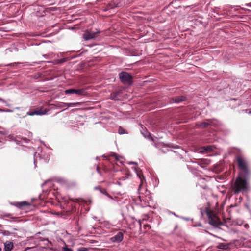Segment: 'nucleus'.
<instances>
[{
    "label": "nucleus",
    "mask_w": 251,
    "mask_h": 251,
    "mask_svg": "<svg viewBox=\"0 0 251 251\" xmlns=\"http://www.w3.org/2000/svg\"><path fill=\"white\" fill-rule=\"evenodd\" d=\"M62 251H73L71 248H68L67 246L62 248Z\"/></svg>",
    "instance_id": "aec40b11"
},
{
    "label": "nucleus",
    "mask_w": 251,
    "mask_h": 251,
    "mask_svg": "<svg viewBox=\"0 0 251 251\" xmlns=\"http://www.w3.org/2000/svg\"><path fill=\"white\" fill-rule=\"evenodd\" d=\"M213 121L212 120L208 119L206 120L205 121L201 122V123H197L196 124V126L198 128H204L208 126L212 125Z\"/></svg>",
    "instance_id": "1a4fd4ad"
},
{
    "label": "nucleus",
    "mask_w": 251,
    "mask_h": 251,
    "mask_svg": "<svg viewBox=\"0 0 251 251\" xmlns=\"http://www.w3.org/2000/svg\"><path fill=\"white\" fill-rule=\"evenodd\" d=\"M77 251H88V250L86 248H80L78 249Z\"/></svg>",
    "instance_id": "412c9836"
},
{
    "label": "nucleus",
    "mask_w": 251,
    "mask_h": 251,
    "mask_svg": "<svg viewBox=\"0 0 251 251\" xmlns=\"http://www.w3.org/2000/svg\"><path fill=\"white\" fill-rule=\"evenodd\" d=\"M96 189L99 190L101 193L106 195V196H108V197H110V195L108 194V193L106 192L105 189H101V188L99 187H97L95 188Z\"/></svg>",
    "instance_id": "f3484780"
},
{
    "label": "nucleus",
    "mask_w": 251,
    "mask_h": 251,
    "mask_svg": "<svg viewBox=\"0 0 251 251\" xmlns=\"http://www.w3.org/2000/svg\"><path fill=\"white\" fill-rule=\"evenodd\" d=\"M229 244L220 243L217 246V248L220 249L227 250L229 248Z\"/></svg>",
    "instance_id": "dca6fc26"
},
{
    "label": "nucleus",
    "mask_w": 251,
    "mask_h": 251,
    "mask_svg": "<svg viewBox=\"0 0 251 251\" xmlns=\"http://www.w3.org/2000/svg\"><path fill=\"white\" fill-rule=\"evenodd\" d=\"M186 97L183 96H177L175 98H173L171 99L172 102L179 103L181 101H185Z\"/></svg>",
    "instance_id": "4468645a"
},
{
    "label": "nucleus",
    "mask_w": 251,
    "mask_h": 251,
    "mask_svg": "<svg viewBox=\"0 0 251 251\" xmlns=\"http://www.w3.org/2000/svg\"><path fill=\"white\" fill-rule=\"evenodd\" d=\"M100 31L98 30H96V31H92L91 30H86L84 31L83 34V38L84 40H90L97 37Z\"/></svg>",
    "instance_id": "423d86ee"
},
{
    "label": "nucleus",
    "mask_w": 251,
    "mask_h": 251,
    "mask_svg": "<svg viewBox=\"0 0 251 251\" xmlns=\"http://www.w3.org/2000/svg\"><path fill=\"white\" fill-rule=\"evenodd\" d=\"M119 77L122 82L125 84H131L132 77L127 72H122L119 74Z\"/></svg>",
    "instance_id": "39448f33"
},
{
    "label": "nucleus",
    "mask_w": 251,
    "mask_h": 251,
    "mask_svg": "<svg viewBox=\"0 0 251 251\" xmlns=\"http://www.w3.org/2000/svg\"><path fill=\"white\" fill-rule=\"evenodd\" d=\"M149 225H144V228H145V229L146 228V227H149Z\"/></svg>",
    "instance_id": "b1692460"
},
{
    "label": "nucleus",
    "mask_w": 251,
    "mask_h": 251,
    "mask_svg": "<svg viewBox=\"0 0 251 251\" xmlns=\"http://www.w3.org/2000/svg\"><path fill=\"white\" fill-rule=\"evenodd\" d=\"M135 171H136L137 176L140 179V184L139 188H138V193L140 195L139 197L140 199H141V198H143V197L142 196H141V195H144V192H145V193H148L147 190L146 188L142 189V187L144 182L145 181V178L141 172H140V171H138L137 170V169H135Z\"/></svg>",
    "instance_id": "20e7f679"
},
{
    "label": "nucleus",
    "mask_w": 251,
    "mask_h": 251,
    "mask_svg": "<svg viewBox=\"0 0 251 251\" xmlns=\"http://www.w3.org/2000/svg\"><path fill=\"white\" fill-rule=\"evenodd\" d=\"M236 159L238 166L241 170L239 175L245 178L250 177L251 173L247 159L242 155H237Z\"/></svg>",
    "instance_id": "f257e3e1"
},
{
    "label": "nucleus",
    "mask_w": 251,
    "mask_h": 251,
    "mask_svg": "<svg viewBox=\"0 0 251 251\" xmlns=\"http://www.w3.org/2000/svg\"><path fill=\"white\" fill-rule=\"evenodd\" d=\"M138 223H139V225H140V226H141V221H140V220H139V221H138Z\"/></svg>",
    "instance_id": "393cba45"
},
{
    "label": "nucleus",
    "mask_w": 251,
    "mask_h": 251,
    "mask_svg": "<svg viewBox=\"0 0 251 251\" xmlns=\"http://www.w3.org/2000/svg\"><path fill=\"white\" fill-rule=\"evenodd\" d=\"M121 94V90L114 92L110 94V99L114 100H120L122 98Z\"/></svg>",
    "instance_id": "9b49d317"
},
{
    "label": "nucleus",
    "mask_w": 251,
    "mask_h": 251,
    "mask_svg": "<svg viewBox=\"0 0 251 251\" xmlns=\"http://www.w3.org/2000/svg\"><path fill=\"white\" fill-rule=\"evenodd\" d=\"M250 113H251V111L250 112Z\"/></svg>",
    "instance_id": "2f4dec72"
},
{
    "label": "nucleus",
    "mask_w": 251,
    "mask_h": 251,
    "mask_svg": "<svg viewBox=\"0 0 251 251\" xmlns=\"http://www.w3.org/2000/svg\"><path fill=\"white\" fill-rule=\"evenodd\" d=\"M65 93L66 94H75L78 96H84L86 95V91L85 89H69L65 91Z\"/></svg>",
    "instance_id": "0eeeda50"
},
{
    "label": "nucleus",
    "mask_w": 251,
    "mask_h": 251,
    "mask_svg": "<svg viewBox=\"0 0 251 251\" xmlns=\"http://www.w3.org/2000/svg\"><path fill=\"white\" fill-rule=\"evenodd\" d=\"M0 251H1V249L0 247Z\"/></svg>",
    "instance_id": "7c9ffc66"
},
{
    "label": "nucleus",
    "mask_w": 251,
    "mask_h": 251,
    "mask_svg": "<svg viewBox=\"0 0 251 251\" xmlns=\"http://www.w3.org/2000/svg\"><path fill=\"white\" fill-rule=\"evenodd\" d=\"M97 170L98 171L99 170V167H97Z\"/></svg>",
    "instance_id": "bb28decb"
},
{
    "label": "nucleus",
    "mask_w": 251,
    "mask_h": 251,
    "mask_svg": "<svg viewBox=\"0 0 251 251\" xmlns=\"http://www.w3.org/2000/svg\"><path fill=\"white\" fill-rule=\"evenodd\" d=\"M13 246V243L12 242H6L4 244V251H11Z\"/></svg>",
    "instance_id": "2eb2a0df"
},
{
    "label": "nucleus",
    "mask_w": 251,
    "mask_h": 251,
    "mask_svg": "<svg viewBox=\"0 0 251 251\" xmlns=\"http://www.w3.org/2000/svg\"><path fill=\"white\" fill-rule=\"evenodd\" d=\"M118 132L119 134H124V133H126V132H125V130L124 129H123L122 127H119V129H118Z\"/></svg>",
    "instance_id": "a211bd4d"
},
{
    "label": "nucleus",
    "mask_w": 251,
    "mask_h": 251,
    "mask_svg": "<svg viewBox=\"0 0 251 251\" xmlns=\"http://www.w3.org/2000/svg\"><path fill=\"white\" fill-rule=\"evenodd\" d=\"M205 212L208 218L209 223L211 225L215 227H218L222 225V223L220 221L218 217L214 214L213 211L206 208L205 209Z\"/></svg>",
    "instance_id": "7ed1b4c3"
},
{
    "label": "nucleus",
    "mask_w": 251,
    "mask_h": 251,
    "mask_svg": "<svg viewBox=\"0 0 251 251\" xmlns=\"http://www.w3.org/2000/svg\"><path fill=\"white\" fill-rule=\"evenodd\" d=\"M248 178H245L241 176L240 175L237 178L233 186V190L234 194H238L239 192L247 190L248 184L246 179Z\"/></svg>",
    "instance_id": "f03ea898"
},
{
    "label": "nucleus",
    "mask_w": 251,
    "mask_h": 251,
    "mask_svg": "<svg viewBox=\"0 0 251 251\" xmlns=\"http://www.w3.org/2000/svg\"><path fill=\"white\" fill-rule=\"evenodd\" d=\"M202 148L204 150L206 151H212V147L210 146L203 147Z\"/></svg>",
    "instance_id": "6ab92c4d"
},
{
    "label": "nucleus",
    "mask_w": 251,
    "mask_h": 251,
    "mask_svg": "<svg viewBox=\"0 0 251 251\" xmlns=\"http://www.w3.org/2000/svg\"><path fill=\"white\" fill-rule=\"evenodd\" d=\"M118 184H119V185H120V184H121L120 182H118Z\"/></svg>",
    "instance_id": "cd10ccee"
},
{
    "label": "nucleus",
    "mask_w": 251,
    "mask_h": 251,
    "mask_svg": "<svg viewBox=\"0 0 251 251\" xmlns=\"http://www.w3.org/2000/svg\"><path fill=\"white\" fill-rule=\"evenodd\" d=\"M122 5L123 4L121 3V0H113L111 2L108 4L107 9H113L122 6Z\"/></svg>",
    "instance_id": "9d476101"
},
{
    "label": "nucleus",
    "mask_w": 251,
    "mask_h": 251,
    "mask_svg": "<svg viewBox=\"0 0 251 251\" xmlns=\"http://www.w3.org/2000/svg\"><path fill=\"white\" fill-rule=\"evenodd\" d=\"M123 234L119 232L116 235L111 238V241L113 242H120L123 239Z\"/></svg>",
    "instance_id": "ddd939ff"
},
{
    "label": "nucleus",
    "mask_w": 251,
    "mask_h": 251,
    "mask_svg": "<svg viewBox=\"0 0 251 251\" xmlns=\"http://www.w3.org/2000/svg\"><path fill=\"white\" fill-rule=\"evenodd\" d=\"M127 178V176H126V177H122L121 178H120V180H126V178Z\"/></svg>",
    "instance_id": "5701e85b"
},
{
    "label": "nucleus",
    "mask_w": 251,
    "mask_h": 251,
    "mask_svg": "<svg viewBox=\"0 0 251 251\" xmlns=\"http://www.w3.org/2000/svg\"><path fill=\"white\" fill-rule=\"evenodd\" d=\"M31 203L28 202L26 201H23L21 202H16L13 203V205L15 206L20 208L24 209L25 207L30 206Z\"/></svg>",
    "instance_id": "f8f14e48"
},
{
    "label": "nucleus",
    "mask_w": 251,
    "mask_h": 251,
    "mask_svg": "<svg viewBox=\"0 0 251 251\" xmlns=\"http://www.w3.org/2000/svg\"><path fill=\"white\" fill-rule=\"evenodd\" d=\"M113 156H116V154H115V153H114V154H113Z\"/></svg>",
    "instance_id": "a878e982"
},
{
    "label": "nucleus",
    "mask_w": 251,
    "mask_h": 251,
    "mask_svg": "<svg viewBox=\"0 0 251 251\" xmlns=\"http://www.w3.org/2000/svg\"><path fill=\"white\" fill-rule=\"evenodd\" d=\"M48 110L44 108L43 107L36 108L33 111H29L27 113V115L30 116H33L34 115H43L47 113Z\"/></svg>",
    "instance_id": "6e6552de"
},
{
    "label": "nucleus",
    "mask_w": 251,
    "mask_h": 251,
    "mask_svg": "<svg viewBox=\"0 0 251 251\" xmlns=\"http://www.w3.org/2000/svg\"><path fill=\"white\" fill-rule=\"evenodd\" d=\"M66 61V59L64 58V59H61L60 60H59V63H62V62H64Z\"/></svg>",
    "instance_id": "4be33fe9"
},
{
    "label": "nucleus",
    "mask_w": 251,
    "mask_h": 251,
    "mask_svg": "<svg viewBox=\"0 0 251 251\" xmlns=\"http://www.w3.org/2000/svg\"><path fill=\"white\" fill-rule=\"evenodd\" d=\"M0 101H2V99H1V98H0Z\"/></svg>",
    "instance_id": "c85d7f7f"
},
{
    "label": "nucleus",
    "mask_w": 251,
    "mask_h": 251,
    "mask_svg": "<svg viewBox=\"0 0 251 251\" xmlns=\"http://www.w3.org/2000/svg\"><path fill=\"white\" fill-rule=\"evenodd\" d=\"M72 103H69V104H68V105H72Z\"/></svg>",
    "instance_id": "c756f323"
}]
</instances>
